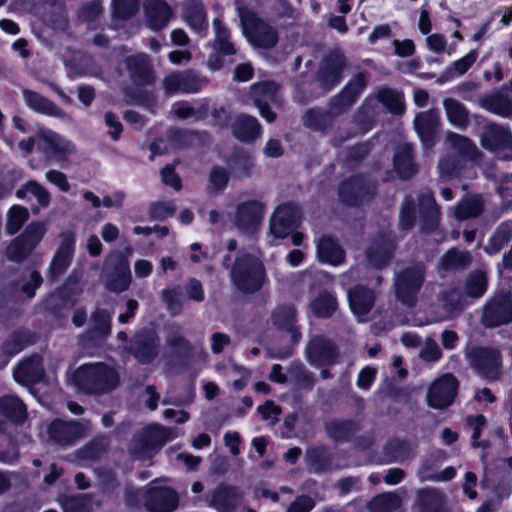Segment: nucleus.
I'll return each instance as SVG.
<instances>
[{
    "mask_svg": "<svg viewBox=\"0 0 512 512\" xmlns=\"http://www.w3.org/2000/svg\"><path fill=\"white\" fill-rule=\"evenodd\" d=\"M77 391L89 396H101L114 391L120 384L115 368L105 362L84 363L72 374Z\"/></svg>",
    "mask_w": 512,
    "mask_h": 512,
    "instance_id": "f257e3e1",
    "label": "nucleus"
},
{
    "mask_svg": "<svg viewBox=\"0 0 512 512\" xmlns=\"http://www.w3.org/2000/svg\"><path fill=\"white\" fill-rule=\"evenodd\" d=\"M338 201L348 208H360L375 199L378 183L366 173H356L337 185Z\"/></svg>",
    "mask_w": 512,
    "mask_h": 512,
    "instance_id": "f03ea898",
    "label": "nucleus"
},
{
    "mask_svg": "<svg viewBox=\"0 0 512 512\" xmlns=\"http://www.w3.org/2000/svg\"><path fill=\"white\" fill-rule=\"evenodd\" d=\"M266 278L264 264L251 254L236 257L231 268V280L235 288L245 294L261 290Z\"/></svg>",
    "mask_w": 512,
    "mask_h": 512,
    "instance_id": "7ed1b4c3",
    "label": "nucleus"
},
{
    "mask_svg": "<svg viewBox=\"0 0 512 512\" xmlns=\"http://www.w3.org/2000/svg\"><path fill=\"white\" fill-rule=\"evenodd\" d=\"M237 12L243 34L255 47L271 49L278 43L276 28L261 19L251 8L240 5L237 6Z\"/></svg>",
    "mask_w": 512,
    "mask_h": 512,
    "instance_id": "20e7f679",
    "label": "nucleus"
},
{
    "mask_svg": "<svg viewBox=\"0 0 512 512\" xmlns=\"http://www.w3.org/2000/svg\"><path fill=\"white\" fill-rule=\"evenodd\" d=\"M480 322L487 329L512 323V292L495 291L482 307Z\"/></svg>",
    "mask_w": 512,
    "mask_h": 512,
    "instance_id": "39448f33",
    "label": "nucleus"
},
{
    "mask_svg": "<svg viewBox=\"0 0 512 512\" xmlns=\"http://www.w3.org/2000/svg\"><path fill=\"white\" fill-rule=\"evenodd\" d=\"M471 368L482 378L495 381L501 375L502 354L494 347L473 346L467 353Z\"/></svg>",
    "mask_w": 512,
    "mask_h": 512,
    "instance_id": "423d86ee",
    "label": "nucleus"
},
{
    "mask_svg": "<svg viewBox=\"0 0 512 512\" xmlns=\"http://www.w3.org/2000/svg\"><path fill=\"white\" fill-rule=\"evenodd\" d=\"M46 233L44 223L33 221L29 223L24 231L15 237L6 248L7 258L16 263L25 261Z\"/></svg>",
    "mask_w": 512,
    "mask_h": 512,
    "instance_id": "0eeeda50",
    "label": "nucleus"
},
{
    "mask_svg": "<svg viewBox=\"0 0 512 512\" xmlns=\"http://www.w3.org/2000/svg\"><path fill=\"white\" fill-rule=\"evenodd\" d=\"M480 144L496 158L512 161V131L509 127L496 123L486 124L483 127Z\"/></svg>",
    "mask_w": 512,
    "mask_h": 512,
    "instance_id": "6e6552de",
    "label": "nucleus"
},
{
    "mask_svg": "<svg viewBox=\"0 0 512 512\" xmlns=\"http://www.w3.org/2000/svg\"><path fill=\"white\" fill-rule=\"evenodd\" d=\"M425 281V270L422 266H411L397 274L395 294L397 299L408 307L417 302V295Z\"/></svg>",
    "mask_w": 512,
    "mask_h": 512,
    "instance_id": "1a4fd4ad",
    "label": "nucleus"
},
{
    "mask_svg": "<svg viewBox=\"0 0 512 512\" xmlns=\"http://www.w3.org/2000/svg\"><path fill=\"white\" fill-rule=\"evenodd\" d=\"M159 350L160 338L156 331L150 328L138 330L128 347V352L142 365L153 363L159 355Z\"/></svg>",
    "mask_w": 512,
    "mask_h": 512,
    "instance_id": "9d476101",
    "label": "nucleus"
},
{
    "mask_svg": "<svg viewBox=\"0 0 512 512\" xmlns=\"http://www.w3.org/2000/svg\"><path fill=\"white\" fill-rule=\"evenodd\" d=\"M148 484L143 491V507L147 512H173L178 508L179 495L169 486Z\"/></svg>",
    "mask_w": 512,
    "mask_h": 512,
    "instance_id": "9b49d317",
    "label": "nucleus"
},
{
    "mask_svg": "<svg viewBox=\"0 0 512 512\" xmlns=\"http://www.w3.org/2000/svg\"><path fill=\"white\" fill-rule=\"evenodd\" d=\"M206 84L207 79L194 69L171 72L163 79V88L168 96L198 93Z\"/></svg>",
    "mask_w": 512,
    "mask_h": 512,
    "instance_id": "f8f14e48",
    "label": "nucleus"
},
{
    "mask_svg": "<svg viewBox=\"0 0 512 512\" xmlns=\"http://www.w3.org/2000/svg\"><path fill=\"white\" fill-rule=\"evenodd\" d=\"M38 150L47 162L63 163L75 152V145L59 133L46 130L39 135Z\"/></svg>",
    "mask_w": 512,
    "mask_h": 512,
    "instance_id": "ddd939ff",
    "label": "nucleus"
},
{
    "mask_svg": "<svg viewBox=\"0 0 512 512\" xmlns=\"http://www.w3.org/2000/svg\"><path fill=\"white\" fill-rule=\"evenodd\" d=\"M305 356L311 366L320 368L337 364L340 353L338 347L330 339L317 335L308 341Z\"/></svg>",
    "mask_w": 512,
    "mask_h": 512,
    "instance_id": "4468645a",
    "label": "nucleus"
},
{
    "mask_svg": "<svg viewBox=\"0 0 512 512\" xmlns=\"http://www.w3.org/2000/svg\"><path fill=\"white\" fill-rule=\"evenodd\" d=\"M301 210L293 203L278 206L270 219V232L277 239H285L301 224Z\"/></svg>",
    "mask_w": 512,
    "mask_h": 512,
    "instance_id": "2eb2a0df",
    "label": "nucleus"
},
{
    "mask_svg": "<svg viewBox=\"0 0 512 512\" xmlns=\"http://www.w3.org/2000/svg\"><path fill=\"white\" fill-rule=\"evenodd\" d=\"M459 389L458 379L446 373L436 379L427 392V404L434 409H445L451 406Z\"/></svg>",
    "mask_w": 512,
    "mask_h": 512,
    "instance_id": "dca6fc26",
    "label": "nucleus"
},
{
    "mask_svg": "<svg viewBox=\"0 0 512 512\" xmlns=\"http://www.w3.org/2000/svg\"><path fill=\"white\" fill-rule=\"evenodd\" d=\"M244 498V491L236 485L219 483L206 495L207 504L217 512H236Z\"/></svg>",
    "mask_w": 512,
    "mask_h": 512,
    "instance_id": "f3484780",
    "label": "nucleus"
},
{
    "mask_svg": "<svg viewBox=\"0 0 512 512\" xmlns=\"http://www.w3.org/2000/svg\"><path fill=\"white\" fill-rule=\"evenodd\" d=\"M47 435L53 444L66 448L74 445L85 435V427L75 419L55 418L47 426Z\"/></svg>",
    "mask_w": 512,
    "mask_h": 512,
    "instance_id": "a211bd4d",
    "label": "nucleus"
},
{
    "mask_svg": "<svg viewBox=\"0 0 512 512\" xmlns=\"http://www.w3.org/2000/svg\"><path fill=\"white\" fill-rule=\"evenodd\" d=\"M347 62L343 53L339 51L329 52L322 60L316 72V79L325 91L336 87L343 78V72Z\"/></svg>",
    "mask_w": 512,
    "mask_h": 512,
    "instance_id": "6ab92c4d",
    "label": "nucleus"
},
{
    "mask_svg": "<svg viewBox=\"0 0 512 512\" xmlns=\"http://www.w3.org/2000/svg\"><path fill=\"white\" fill-rule=\"evenodd\" d=\"M413 124L423 147L433 148L436 145L441 125L439 112L435 109L419 112L416 114Z\"/></svg>",
    "mask_w": 512,
    "mask_h": 512,
    "instance_id": "aec40b11",
    "label": "nucleus"
},
{
    "mask_svg": "<svg viewBox=\"0 0 512 512\" xmlns=\"http://www.w3.org/2000/svg\"><path fill=\"white\" fill-rule=\"evenodd\" d=\"M131 281L129 261L119 253L111 263V270L105 275V288L113 293H122L130 287Z\"/></svg>",
    "mask_w": 512,
    "mask_h": 512,
    "instance_id": "412c9836",
    "label": "nucleus"
},
{
    "mask_svg": "<svg viewBox=\"0 0 512 512\" xmlns=\"http://www.w3.org/2000/svg\"><path fill=\"white\" fill-rule=\"evenodd\" d=\"M125 65L134 85L144 87L155 83V71L148 55H130L125 59Z\"/></svg>",
    "mask_w": 512,
    "mask_h": 512,
    "instance_id": "4be33fe9",
    "label": "nucleus"
},
{
    "mask_svg": "<svg viewBox=\"0 0 512 512\" xmlns=\"http://www.w3.org/2000/svg\"><path fill=\"white\" fill-rule=\"evenodd\" d=\"M143 12L145 25L154 32L166 28L173 17V9L165 0H146Z\"/></svg>",
    "mask_w": 512,
    "mask_h": 512,
    "instance_id": "5701e85b",
    "label": "nucleus"
},
{
    "mask_svg": "<svg viewBox=\"0 0 512 512\" xmlns=\"http://www.w3.org/2000/svg\"><path fill=\"white\" fill-rule=\"evenodd\" d=\"M264 206L257 200H248L237 205L235 224L240 231L254 232L262 221Z\"/></svg>",
    "mask_w": 512,
    "mask_h": 512,
    "instance_id": "b1692460",
    "label": "nucleus"
},
{
    "mask_svg": "<svg viewBox=\"0 0 512 512\" xmlns=\"http://www.w3.org/2000/svg\"><path fill=\"white\" fill-rule=\"evenodd\" d=\"M396 249L395 242L384 234L375 237L366 249L369 264L376 269L389 265Z\"/></svg>",
    "mask_w": 512,
    "mask_h": 512,
    "instance_id": "393cba45",
    "label": "nucleus"
},
{
    "mask_svg": "<svg viewBox=\"0 0 512 512\" xmlns=\"http://www.w3.org/2000/svg\"><path fill=\"white\" fill-rule=\"evenodd\" d=\"M393 168L399 179L410 180L418 173L414 147L410 143L399 145L393 156Z\"/></svg>",
    "mask_w": 512,
    "mask_h": 512,
    "instance_id": "a878e982",
    "label": "nucleus"
},
{
    "mask_svg": "<svg viewBox=\"0 0 512 512\" xmlns=\"http://www.w3.org/2000/svg\"><path fill=\"white\" fill-rule=\"evenodd\" d=\"M38 338L37 333L28 328H17L3 341L1 351L9 360L27 347L36 344Z\"/></svg>",
    "mask_w": 512,
    "mask_h": 512,
    "instance_id": "bb28decb",
    "label": "nucleus"
},
{
    "mask_svg": "<svg viewBox=\"0 0 512 512\" xmlns=\"http://www.w3.org/2000/svg\"><path fill=\"white\" fill-rule=\"evenodd\" d=\"M420 231L423 234H432L440 225V208L432 194L422 195L419 198Z\"/></svg>",
    "mask_w": 512,
    "mask_h": 512,
    "instance_id": "cd10ccee",
    "label": "nucleus"
},
{
    "mask_svg": "<svg viewBox=\"0 0 512 512\" xmlns=\"http://www.w3.org/2000/svg\"><path fill=\"white\" fill-rule=\"evenodd\" d=\"M13 377L19 384L33 385L39 383L44 377L41 357L33 355L23 359L15 368Z\"/></svg>",
    "mask_w": 512,
    "mask_h": 512,
    "instance_id": "c85d7f7f",
    "label": "nucleus"
},
{
    "mask_svg": "<svg viewBox=\"0 0 512 512\" xmlns=\"http://www.w3.org/2000/svg\"><path fill=\"white\" fill-rule=\"evenodd\" d=\"M22 96L26 106L35 113L56 118H62L65 115L62 108L39 92L23 89Z\"/></svg>",
    "mask_w": 512,
    "mask_h": 512,
    "instance_id": "c756f323",
    "label": "nucleus"
},
{
    "mask_svg": "<svg viewBox=\"0 0 512 512\" xmlns=\"http://www.w3.org/2000/svg\"><path fill=\"white\" fill-rule=\"evenodd\" d=\"M327 436L335 443H349L360 431L361 426L354 419H333L325 423Z\"/></svg>",
    "mask_w": 512,
    "mask_h": 512,
    "instance_id": "7c9ffc66",
    "label": "nucleus"
},
{
    "mask_svg": "<svg viewBox=\"0 0 512 512\" xmlns=\"http://www.w3.org/2000/svg\"><path fill=\"white\" fill-rule=\"evenodd\" d=\"M375 293L364 285H356L348 291V302L352 313L357 317L366 316L375 304Z\"/></svg>",
    "mask_w": 512,
    "mask_h": 512,
    "instance_id": "2f4dec72",
    "label": "nucleus"
},
{
    "mask_svg": "<svg viewBox=\"0 0 512 512\" xmlns=\"http://www.w3.org/2000/svg\"><path fill=\"white\" fill-rule=\"evenodd\" d=\"M134 440L143 450L160 449L170 440V430L159 424H151L136 435Z\"/></svg>",
    "mask_w": 512,
    "mask_h": 512,
    "instance_id": "473e14b6",
    "label": "nucleus"
},
{
    "mask_svg": "<svg viewBox=\"0 0 512 512\" xmlns=\"http://www.w3.org/2000/svg\"><path fill=\"white\" fill-rule=\"evenodd\" d=\"M182 17L186 24L198 35H206L208 30L207 12L201 0H191L183 7Z\"/></svg>",
    "mask_w": 512,
    "mask_h": 512,
    "instance_id": "72a5a7b5",
    "label": "nucleus"
},
{
    "mask_svg": "<svg viewBox=\"0 0 512 512\" xmlns=\"http://www.w3.org/2000/svg\"><path fill=\"white\" fill-rule=\"evenodd\" d=\"M233 136L243 143L255 141L261 134V125L256 117L240 114L231 124Z\"/></svg>",
    "mask_w": 512,
    "mask_h": 512,
    "instance_id": "f704fd0d",
    "label": "nucleus"
},
{
    "mask_svg": "<svg viewBox=\"0 0 512 512\" xmlns=\"http://www.w3.org/2000/svg\"><path fill=\"white\" fill-rule=\"evenodd\" d=\"M317 257L322 263L339 266L345 262L346 253L334 238L322 236L317 243Z\"/></svg>",
    "mask_w": 512,
    "mask_h": 512,
    "instance_id": "c9c22d12",
    "label": "nucleus"
},
{
    "mask_svg": "<svg viewBox=\"0 0 512 512\" xmlns=\"http://www.w3.org/2000/svg\"><path fill=\"white\" fill-rule=\"evenodd\" d=\"M0 416L13 424L20 425L27 418V407L19 397L4 395L0 397Z\"/></svg>",
    "mask_w": 512,
    "mask_h": 512,
    "instance_id": "e433bc0d",
    "label": "nucleus"
},
{
    "mask_svg": "<svg viewBox=\"0 0 512 512\" xmlns=\"http://www.w3.org/2000/svg\"><path fill=\"white\" fill-rule=\"evenodd\" d=\"M472 263L469 251L459 250L455 247L448 249L439 259L438 269L444 272H461Z\"/></svg>",
    "mask_w": 512,
    "mask_h": 512,
    "instance_id": "4c0bfd02",
    "label": "nucleus"
},
{
    "mask_svg": "<svg viewBox=\"0 0 512 512\" xmlns=\"http://www.w3.org/2000/svg\"><path fill=\"white\" fill-rule=\"evenodd\" d=\"M488 287L487 272L483 269H475L466 275L462 290L468 299L475 301L486 294Z\"/></svg>",
    "mask_w": 512,
    "mask_h": 512,
    "instance_id": "58836bf2",
    "label": "nucleus"
},
{
    "mask_svg": "<svg viewBox=\"0 0 512 512\" xmlns=\"http://www.w3.org/2000/svg\"><path fill=\"white\" fill-rule=\"evenodd\" d=\"M306 464L315 473H325L332 468V455L325 445L307 448L305 453Z\"/></svg>",
    "mask_w": 512,
    "mask_h": 512,
    "instance_id": "ea45409f",
    "label": "nucleus"
},
{
    "mask_svg": "<svg viewBox=\"0 0 512 512\" xmlns=\"http://www.w3.org/2000/svg\"><path fill=\"white\" fill-rule=\"evenodd\" d=\"M167 346L170 348L172 356L181 366H187L195 354L193 344L181 334L169 335L166 339Z\"/></svg>",
    "mask_w": 512,
    "mask_h": 512,
    "instance_id": "a19ab883",
    "label": "nucleus"
},
{
    "mask_svg": "<svg viewBox=\"0 0 512 512\" xmlns=\"http://www.w3.org/2000/svg\"><path fill=\"white\" fill-rule=\"evenodd\" d=\"M313 315L319 319L331 318L338 309V300L327 290L320 291L310 302Z\"/></svg>",
    "mask_w": 512,
    "mask_h": 512,
    "instance_id": "79ce46f5",
    "label": "nucleus"
},
{
    "mask_svg": "<svg viewBox=\"0 0 512 512\" xmlns=\"http://www.w3.org/2000/svg\"><path fill=\"white\" fill-rule=\"evenodd\" d=\"M443 107L448 121L456 128L465 130L470 123V113L466 106L454 98H445Z\"/></svg>",
    "mask_w": 512,
    "mask_h": 512,
    "instance_id": "37998d69",
    "label": "nucleus"
},
{
    "mask_svg": "<svg viewBox=\"0 0 512 512\" xmlns=\"http://www.w3.org/2000/svg\"><path fill=\"white\" fill-rule=\"evenodd\" d=\"M92 328L89 331L91 340H106L111 335V314L107 309L97 308L91 315Z\"/></svg>",
    "mask_w": 512,
    "mask_h": 512,
    "instance_id": "c03bdc74",
    "label": "nucleus"
},
{
    "mask_svg": "<svg viewBox=\"0 0 512 512\" xmlns=\"http://www.w3.org/2000/svg\"><path fill=\"white\" fill-rule=\"evenodd\" d=\"M279 86L274 81H259L251 85L249 95L255 106L276 101Z\"/></svg>",
    "mask_w": 512,
    "mask_h": 512,
    "instance_id": "a18cd8bd",
    "label": "nucleus"
},
{
    "mask_svg": "<svg viewBox=\"0 0 512 512\" xmlns=\"http://www.w3.org/2000/svg\"><path fill=\"white\" fill-rule=\"evenodd\" d=\"M333 112L318 108L308 109L303 116V124L305 127L317 131L324 132L331 127L333 123Z\"/></svg>",
    "mask_w": 512,
    "mask_h": 512,
    "instance_id": "49530a36",
    "label": "nucleus"
},
{
    "mask_svg": "<svg viewBox=\"0 0 512 512\" xmlns=\"http://www.w3.org/2000/svg\"><path fill=\"white\" fill-rule=\"evenodd\" d=\"M512 240V222H502L490 236L484 250L489 255L500 252Z\"/></svg>",
    "mask_w": 512,
    "mask_h": 512,
    "instance_id": "de8ad7c7",
    "label": "nucleus"
},
{
    "mask_svg": "<svg viewBox=\"0 0 512 512\" xmlns=\"http://www.w3.org/2000/svg\"><path fill=\"white\" fill-rule=\"evenodd\" d=\"M271 319L278 330L291 329L297 321V309L291 303L280 304L273 310Z\"/></svg>",
    "mask_w": 512,
    "mask_h": 512,
    "instance_id": "09e8293b",
    "label": "nucleus"
},
{
    "mask_svg": "<svg viewBox=\"0 0 512 512\" xmlns=\"http://www.w3.org/2000/svg\"><path fill=\"white\" fill-rule=\"evenodd\" d=\"M417 501L420 512H444L443 498L435 489L419 491Z\"/></svg>",
    "mask_w": 512,
    "mask_h": 512,
    "instance_id": "8fccbe9b",
    "label": "nucleus"
},
{
    "mask_svg": "<svg viewBox=\"0 0 512 512\" xmlns=\"http://www.w3.org/2000/svg\"><path fill=\"white\" fill-rule=\"evenodd\" d=\"M231 170L239 177H249L254 166L251 155L243 150L234 152L228 159Z\"/></svg>",
    "mask_w": 512,
    "mask_h": 512,
    "instance_id": "3c124183",
    "label": "nucleus"
},
{
    "mask_svg": "<svg viewBox=\"0 0 512 512\" xmlns=\"http://www.w3.org/2000/svg\"><path fill=\"white\" fill-rule=\"evenodd\" d=\"M378 100L389 112L401 115L405 111V103L402 93L391 88H383L378 92Z\"/></svg>",
    "mask_w": 512,
    "mask_h": 512,
    "instance_id": "603ef678",
    "label": "nucleus"
},
{
    "mask_svg": "<svg viewBox=\"0 0 512 512\" xmlns=\"http://www.w3.org/2000/svg\"><path fill=\"white\" fill-rule=\"evenodd\" d=\"M401 498L392 492L374 496L369 502L371 512H394L401 506Z\"/></svg>",
    "mask_w": 512,
    "mask_h": 512,
    "instance_id": "864d4df0",
    "label": "nucleus"
},
{
    "mask_svg": "<svg viewBox=\"0 0 512 512\" xmlns=\"http://www.w3.org/2000/svg\"><path fill=\"white\" fill-rule=\"evenodd\" d=\"M127 103L143 107L148 111L154 113L157 105V96L154 91L145 89L130 90L125 93Z\"/></svg>",
    "mask_w": 512,
    "mask_h": 512,
    "instance_id": "5fc2aeb1",
    "label": "nucleus"
},
{
    "mask_svg": "<svg viewBox=\"0 0 512 512\" xmlns=\"http://www.w3.org/2000/svg\"><path fill=\"white\" fill-rule=\"evenodd\" d=\"M484 211V205L481 200L476 198L460 201L454 210L456 219L463 221L479 217Z\"/></svg>",
    "mask_w": 512,
    "mask_h": 512,
    "instance_id": "6e6d98bb",
    "label": "nucleus"
},
{
    "mask_svg": "<svg viewBox=\"0 0 512 512\" xmlns=\"http://www.w3.org/2000/svg\"><path fill=\"white\" fill-rule=\"evenodd\" d=\"M29 218V212L26 207L20 205H13L7 213L6 220V233L8 235H15L20 231L23 225Z\"/></svg>",
    "mask_w": 512,
    "mask_h": 512,
    "instance_id": "4d7b16f0",
    "label": "nucleus"
},
{
    "mask_svg": "<svg viewBox=\"0 0 512 512\" xmlns=\"http://www.w3.org/2000/svg\"><path fill=\"white\" fill-rule=\"evenodd\" d=\"M487 423L486 417L483 414L470 415L466 418V424L473 429L471 436V446L473 448H482L484 450L491 447L489 440H480L483 428Z\"/></svg>",
    "mask_w": 512,
    "mask_h": 512,
    "instance_id": "13d9d810",
    "label": "nucleus"
},
{
    "mask_svg": "<svg viewBox=\"0 0 512 512\" xmlns=\"http://www.w3.org/2000/svg\"><path fill=\"white\" fill-rule=\"evenodd\" d=\"M63 512H90L87 494L62 495L58 499Z\"/></svg>",
    "mask_w": 512,
    "mask_h": 512,
    "instance_id": "bf43d9fd",
    "label": "nucleus"
},
{
    "mask_svg": "<svg viewBox=\"0 0 512 512\" xmlns=\"http://www.w3.org/2000/svg\"><path fill=\"white\" fill-rule=\"evenodd\" d=\"M368 78L365 72L356 73L341 89L348 99L355 104L367 87Z\"/></svg>",
    "mask_w": 512,
    "mask_h": 512,
    "instance_id": "052dcab7",
    "label": "nucleus"
},
{
    "mask_svg": "<svg viewBox=\"0 0 512 512\" xmlns=\"http://www.w3.org/2000/svg\"><path fill=\"white\" fill-rule=\"evenodd\" d=\"M368 78L365 72L356 73L341 89L348 99L355 104L367 87Z\"/></svg>",
    "mask_w": 512,
    "mask_h": 512,
    "instance_id": "680f3d73",
    "label": "nucleus"
},
{
    "mask_svg": "<svg viewBox=\"0 0 512 512\" xmlns=\"http://www.w3.org/2000/svg\"><path fill=\"white\" fill-rule=\"evenodd\" d=\"M230 180V172L220 165L212 166L208 176V188L214 193H220L226 189Z\"/></svg>",
    "mask_w": 512,
    "mask_h": 512,
    "instance_id": "e2e57ef3",
    "label": "nucleus"
},
{
    "mask_svg": "<svg viewBox=\"0 0 512 512\" xmlns=\"http://www.w3.org/2000/svg\"><path fill=\"white\" fill-rule=\"evenodd\" d=\"M290 375L293 378L294 384L303 390L311 391L316 383V378L313 372L307 370L303 364H297L290 370Z\"/></svg>",
    "mask_w": 512,
    "mask_h": 512,
    "instance_id": "0e129e2a",
    "label": "nucleus"
},
{
    "mask_svg": "<svg viewBox=\"0 0 512 512\" xmlns=\"http://www.w3.org/2000/svg\"><path fill=\"white\" fill-rule=\"evenodd\" d=\"M449 140L452 147L459 153L458 156L464 159H473L477 154V147L474 142L466 136L451 133Z\"/></svg>",
    "mask_w": 512,
    "mask_h": 512,
    "instance_id": "69168bd1",
    "label": "nucleus"
},
{
    "mask_svg": "<svg viewBox=\"0 0 512 512\" xmlns=\"http://www.w3.org/2000/svg\"><path fill=\"white\" fill-rule=\"evenodd\" d=\"M438 168L441 176L449 179L457 178L462 173V158L458 155H446L439 160Z\"/></svg>",
    "mask_w": 512,
    "mask_h": 512,
    "instance_id": "338daca9",
    "label": "nucleus"
},
{
    "mask_svg": "<svg viewBox=\"0 0 512 512\" xmlns=\"http://www.w3.org/2000/svg\"><path fill=\"white\" fill-rule=\"evenodd\" d=\"M384 451L392 461H403L410 453V445L406 439L395 437L387 441Z\"/></svg>",
    "mask_w": 512,
    "mask_h": 512,
    "instance_id": "774afa93",
    "label": "nucleus"
}]
</instances>
